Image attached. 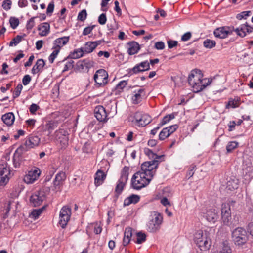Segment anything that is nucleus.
Wrapping results in <instances>:
<instances>
[{
  "label": "nucleus",
  "mask_w": 253,
  "mask_h": 253,
  "mask_svg": "<svg viewBox=\"0 0 253 253\" xmlns=\"http://www.w3.org/2000/svg\"><path fill=\"white\" fill-rule=\"evenodd\" d=\"M22 37L20 36H17L15 38L13 39L9 43V46H16L22 40Z\"/></svg>",
  "instance_id": "obj_54"
},
{
  "label": "nucleus",
  "mask_w": 253,
  "mask_h": 253,
  "mask_svg": "<svg viewBox=\"0 0 253 253\" xmlns=\"http://www.w3.org/2000/svg\"><path fill=\"white\" fill-rule=\"evenodd\" d=\"M151 219L147 224V230L150 232H154L157 231L160 225L163 221L162 215L155 211L152 212L151 214Z\"/></svg>",
  "instance_id": "obj_7"
},
{
  "label": "nucleus",
  "mask_w": 253,
  "mask_h": 253,
  "mask_svg": "<svg viewBox=\"0 0 253 253\" xmlns=\"http://www.w3.org/2000/svg\"><path fill=\"white\" fill-rule=\"evenodd\" d=\"M90 227L94 228V232L96 234H100L102 231V228L98 223L92 224Z\"/></svg>",
  "instance_id": "obj_57"
},
{
  "label": "nucleus",
  "mask_w": 253,
  "mask_h": 253,
  "mask_svg": "<svg viewBox=\"0 0 253 253\" xmlns=\"http://www.w3.org/2000/svg\"><path fill=\"white\" fill-rule=\"evenodd\" d=\"M236 34L241 37H245L247 33L249 34L253 32V27L248 24H242L235 30Z\"/></svg>",
  "instance_id": "obj_21"
},
{
  "label": "nucleus",
  "mask_w": 253,
  "mask_h": 253,
  "mask_svg": "<svg viewBox=\"0 0 253 253\" xmlns=\"http://www.w3.org/2000/svg\"><path fill=\"white\" fill-rule=\"evenodd\" d=\"M165 43L163 42H158L155 44V47L158 50H162L165 48Z\"/></svg>",
  "instance_id": "obj_63"
},
{
  "label": "nucleus",
  "mask_w": 253,
  "mask_h": 253,
  "mask_svg": "<svg viewBox=\"0 0 253 253\" xmlns=\"http://www.w3.org/2000/svg\"><path fill=\"white\" fill-rule=\"evenodd\" d=\"M145 92L144 89L139 88L135 90L131 97V100L133 104H137L141 102L143 97L145 96Z\"/></svg>",
  "instance_id": "obj_20"
},
{
  "label": "nucleus",
  "mask_w": 253,
  "mask_h": 253,
  "mask_svg": "<svg viewBox=\"0 0 253 253\" xmlns=\"http://www.w3.org/2000/svg\"><path fill=\"white\" fill-rule=\"evenodd\" d=\"M108 75L104 69L97 70L94 75V80L99 86H104L108 83Z\"/></svg>",
  "instance_id": "obj_12"
},
{
  "label": "nucleus",
  "mask_w": 253,
  "mask_h": 253,
  "mask_svg": "<svg viewBox=\"0 0 253 253\" xmlns=\"http://www.w3.org/2000/svg\"><path fill=\"white\" fill-rule=\"evenodd\" d=\"M55 138L57 141L59 147L61 149L66 148L68 145V137L67 132L63 129H60L55 131Z\"/></svg>",
  "instance_id": "obj_10"
},
{
  "label": "nucleus",
  "mask_w": 253,
  "mask_h": 253,
  "mask_svg": "<svg viewBox=\"0 0 253 253\" xmlns=\"http://www.w3.org/2000/svg\"><path fill=\"white\" fill-rule=\"evenodd\" d=\"M87 17V13L85 9L82 10L81 12H79L78 15V20H80L81 21H84Z\"/></svg>",
  "instance_id": "obj_55"
},
{
  "label": "nucleus",
  "mask_w": 253,
  "mask_h": 253,
  "mask_svg": "<svg viewBox=\"0 0 253 253\" xmlns=\"http://www.w3.org/2000/svg\"><path fill=\"white\" fill-rule=\"evenodd\" d=\"M129 168L127 167H125L123 168L121 171V174L120 179L124 181L127 182L128 180V177L129 175Z\"/></svg>",
  "instance_id": "obj_37"
},
{
  "label": "nucleus",
  "mask_w": 253,
  "mask_h": 253,
  "mask_svg": "<svg viewBox=\"0 0 253 253\" xmlns=\"http://www.w3.org/2000/svg\"><path fill=\"white\" fill-rule=\"evenodd\" d=\"M127 52L129 55H133L137 53L140 49L139 44L135 42H132L128 44Z\"/></svg>",
  "instance_id": "obj_33"
},
{
  "label": "nucleus",
  "mask_w": 253,
  "mask_h": 253,
  "mask_svg": "<svg viewBox=\"0 0 253 253\" xmlns=\"http://www.w3.org/2000/svg\"><path fill=\"white\" fill-rule=\"evenodd\" d=\"M94 27L95 25H92L85 27L83 30V35L84 36L88 35L92 32Z\"/></svg>",
  "instance_id": "obj_60"
},
{
  "label": "nucleus",
  "mask_w": 253,
  "mask_h": 253,
  "mask_svg": "<svg viewBox=\"0 0 253 253\" xmlns=\"http://www.w3.org/2000/svg\"><path fill=\"white\" fill-rule=\"evenodd\" d=\"M107 21L106 14L104 13L101 14L98 17V21L101 25H104Z\"/></svg>",
  "instance_id": "obj_59"
},
{
  "label": "nucleus",
  "mask_w": 253,
  "mask_h": 253,
  "mask_svg": "<svg viewBox=\"0 0 253 253\" xmlns=\"http://www.w3.org/2000/svg\"><path fill=\"white\" fill-rule=\"evenodd\" d=\"M106 174L102 170H98L95 173L94 178V184L95 186H98L101 185L105 180Z\"/></svg>",
  "instance_id": "obj_24"
},
{
  "label": "nucleus",
  "mask_w": 253,
  "mask_h": 253,
  "mask_svg": "<svg viewBox=\"0 0 253 253\" xmlns=\"http://www.w3.org/2000/svg\"><path fill=\"white\" fill-rule=\"evenodd\" d=\"M65 178L66 175L64 172L57 173L53 181V190L56 191L60 190Z\"/></svg>",
  "instance_id": "obj_18"
},
{
  "label": "nucleus",
  "mask_w": 253,
  "mask_h": 253,
  "mask_svg": "<svg viewBox=\"0 0 253 253\" xmlns=\"http://www.w3.org/2000/svg\"><path fill=\"white\" fill-rule=\"evenodd\" d=\"M57 126V123L55 122L50 121L48 122L45 125V129L49 131L48 135H49L51 132Z\"/></svg>",
  "instance_id": "obj_40"
},
{
  "label": "nucleus",
  "mask_w": 253,
  "mask_h": 253,
  "mask_svg": "<svg viewBox=\"0 0 253 253\" xmlns=\"http://www.w3.org/2000/svg\"><path fill=\"white\" fill-rule=\"evenodd\" d=\"M149 68V63L147 61H145L136 65L132 69H130L129 73L131 74H136L140 72L147 71Z\"/></svg>",
  "instance_id": "obj_19"
},
{
  "label": "nucleus",
  "mask_w": 253,
  "mask_h": 253,
  "mask_svg": "<svg viewBox=\"0 0 253 253\" xmlns=\"http://www.w3.org/2000/svg\"><path fill=\"white\" fill-rule=\"evenodd\" d=\"M2 120L7 126L12 125L15 120V116L13 113L9 112L2 115Z\"/></svg>",
  "instance_id": "obj_29"
},
{
  "label": "nucleus",
  "mask_w": 253,
  "mask_h": 253,
  "mask_svg": "<svg viewBox=\"0 0 253 253\" xmlns=\"http://www.w3.org/2000/svg\"><path fill=\"white\" fill-rule=\"evenodd\" d=\"M127 84V81H125V80L121 81L116 85V89L118 91L121 92L126 86V85Z\"/></svg>",
  "instance_id": "obj_49"
},
{
  "label": "nucleus",
  "mask_w": 253,
  "mask_h": 253,
  "mask_svg": "<svg viewBox=\"0 0 253 253\" xmlns=\"http://www.w3.org/2000/svg\"><path fill=\"white\" fill-rule=\"evenodd\" d=\"M45 62L42 59H38L32 69V73L35 75L42 71Z\"/></svg>",
  "instance_id": "obj_28"
},
{
  "label": "nucleus",
  "mask_w": 253,
  "mask_h": 253,
  "mask_svg": "<svg viewBox=\"0 0 253 253\" xmlns=\"http://www.w3.org/2000/svg\"><path fill=\"white\" fill-rule=\"evenodd\" d=\"M159 164V162L157 160L145 162L141 165V169L139 171L145 173L146 176L150 175L152 179Z\"/></svg>",
  "instance_id": "obj_6"
},
{
  "label": "nucleus",
  "mask_w": 253,
  "mask_h": 253,
  "mask_svg": "<svg viewBox=\"0 0 253 253\" xmlns=\"http://www.w3.org/2000/svg\"><path fill=\"white\" fill-rule=\"evenodd\" d=\"M31 81V78L29 75H25L22 79V83L24 85H27Z\"/></svg>",
  "instance_id": "obj_62"
},
{
  "label": "nucleus",
  "mask_w": 253,
  "mask_h": 253,
  "mask_svg": "<svg viewBox=\"0 0 253 253\" xmlns=\"http://www.w3.org/2000/svg\"><path fill=\"white\" fill-rule=\"evenodd\" d=\"M12 2L10 0H4L3 1L2 6L3 8L7 11L11 8Z\"/></svg>",
  "instance_id": "obj_56"
},
{
  "label": "nucleus",
  "mask_w": 253,
  "mask_h": 253,
  "mask_svg": "<svg viewBox=\"0 0 253 253\" xmlns=\"http://www.w3.org/2000/svg\"><path fill=\"white\" fill-rule=\"evenodd\" d=\"M85 54L83 48H78L70 53L69 56L73 59H78L83 57Z\"/></svg>",
  "instance_id": "obj_34"
},
{
  "label": "nucleus",
  "mask_w": 253,
  "mask_h": 253,
  "mask_svg": "<svg viewBox=\"0 0 253 253\" xmlns=\"http://www.w3.org/2000/svg\"><path fill=\"white\" fill-rule=\"evenodd\" d=\"M204 214V217L209 222L214 223L218 219V211L215 209H207Z\"/></svg>",
  "instance_id": "obj_17"
},
{
  "label": "nucleus",
  "mask_w": 253,
  "mask_h": 253,
  "mask_svg": "<svg viewBox=\"0 0 253 253\" xmlns=\"http://www.w3.org/2000/svg\"><path fill=\"white\" fill-rule=\"evenodd\" d=\"M40 139L37 136H31L25 141V145L29 148H33L39 145Z\"/></svg>",
  "instance_id": "obj_26"
},
{
  "label": "nucleus",
  "mask_w": 253,
  "mask_h": 253,
  "mask_svg": "<svg viewBox=\"0 0 253 253\" xmlns=\"http://www.w3.org/2000/svg\"><path fill=\"white\" fill-rule=\"evenodd\" d=\"M221 214H231L230 207L228 204H223L222 205Z\"/></svg>",
  "instance_id": "obj_51"
},
{
  "label": "nucleus",
  "mask_w": 253,
  "mask_h": 253,
  "mask_svg": "<svg viewBox=\"0 0 253 253\" xmlns=\"http://www.w3.org/2000/svg\"><path fill=\"white\" fill-rule=\"evenodd\" d=\"M175 114L172 113L165 116L161 122V125L168 123L170 120L175 118Z\"/></svg>",
  "instance_id": "obj_46"
},
{
  "label": "nucleus",
  "mask_w": 253,
  "mask_h": 253,
  "mask_svg": "<svg viewBox=\"0 0 253 253\" xmlns=\"http://www.w3.org/2000/svg\"><path fill=\"white\" fill-rule=\"evenodd\" d=\"M94 62L89 59L79 61L77 63L78 69L82 72H88L94 66Z\"/></svg>",
  "instance_id": "obj_16"
},
{
  "label": "nucleus",
  "mask_w": 253,
  "mask_h": 253,
  "mask_svg": "<svg viewBox=\"0 0 253 253\" xmlns=\"http://www.w3.org/2000/svg\"><path fill=\"white\" fill-rule=\"evenodd\" d=\"M211 82L209 78H203L202 72L198 69L191 71L188 77V83L192 90L195 92L202 90L209 85Z\"/></svg>",
  "instance_id": "obj_1"
},
{
  "label": "nucleus",
  "mask_w": 253,
  "mask_h": 253,
  "mask_svg": "<svg viewBox=\"0 0 253 253\" xmlns=\"http://www.w3.org/2000/svg\"><path fill=\"white\" fill-rule=\"evenodd\" d=\"M203 44L205 47L207 48H212L216 45V42L212 40L207 39L204 41Z\"/></svg>",
  "instance_id": "obj_43"
},
{
  "label": "nucleus",
  "mask_w": 253,
  "mask_h": 253,
  "mask_svg": "<svg viewBox=\"0 0 253 253\" xmlns=\"http://www.w3.org/2000/svg\"><path fill=\"white\" fill-rule=\"evenodd\" d=\"M151 176L146 175L140 171L136 172L131 178V186L133 188L140 190L147 186L151 181Z\"/></svg>",
  "instance_id": "obj_3"
},
{
  "label": "nucleus",
  "mask_w": 253,
  "mask_h": 253,
  "mask_svg": "<svg viewBox=\"0 0 253 253\" xmlns=\"http://www.w3.org/2000/svg\"><path fill=\"white\" fill-rule=\"evenodd\" d=\"M240 100L238 98L230 99L226 105V108L227 109L232 108H235L239 106L240 105Z\"/></svg>",
  "instance_id": "obj_35"
},
{
  "label": "nucleus",
  "mask_w": 253,
  "mask_h": 253,
  "mask_svg": "<svg viewBox=\"0 0 253 253\" xmlns=\"http://www.w3.org/2000/svg\"><path fill=\"white\" fill-rule=\"evenodd\" d=\"M35 17H32L29 19V20L27 22L26 24V28L28 30H31L32 29L35 25Z\"/></svg>",
  "instance_id": "obj_58"
},
{
  "label": "nucleus",
  "mask_w": 253,
  "mask_h": 253,
  "mask_svg": "<svg viewBox=\"0 0 253 253\" xmlns=\"http://www.w3.org/2000/svg\"><path fill=\"white\" fill-rule=\"evenodd\" d=\"M221 219L223 224L225 225H228L231 219V214H221Z\"/></svg>",
  "instance_id": "obj_48"
},
{
  "label": "nucleus",
  "mask_w": 253,
  "mask_h": 253,
  "mask_svg": "<svg viewBox=\"0 0 253 253\" xmlns=\"http://www.w3.org/2000/svg\"><path fill=\"white\" fill-rule=\"evenodd\" d=\"M40 109V107L38 105L36 104L33 103L30 105L29 107V111L30 113L32 114H34L35 112Z\"/></svg>",
  "instance_id": "obj_61"
},
{
  "label": "nucleus",
  "mask_w": 253,
  "mask_h": 253,
  "mask_svg": "<svg viewBox=\"0 0 253 253\" xmlns=\"http://www.w3.org/2000/svg\"><path fill=\"white\" fill-rule=\"evenodd\" d=\"M194 241L202 251L209 250L211 245L210 234L206 230L197 231L194 234Z\"/></svg>",
  "instance_id": "obj_2"
},
{
  "label": "nucleus",
  "mask_w": 253,
  "mask_h": 253,
  "mask_svg": "<svg viewBox=\"0 0 253 253\" xmlns=\"http://www.w3.org/2000/svg\"><path fill=\"white\" fill-rule=\"evenodd\" d=\"M10 171L9 168L6 165H2L0 166V185H5L9 180Z\"/></svg>",
  "instance_id": "obj_13"
},
{
  "label": "nucleus",
  "mask_w": 253,
  "mask_h": 253,
  "mask_svg": "<svg viewBox=\"0 0 253 253\" xmlns=\"http://www.w3.org/2000/svg\"><path fill=\"white\" fill-rule=\"evenodd\" d=\"M230 33L228 27H220L217 28L214 32V34L216 37L224 39L227 37Z\"/></svg>",
  "instance_id": "obj_25"
},
{
  "label": "nucleus",
  "mask_w": 253,
  "mask_h": 253,
  "mask_svg": "<svg viewBox=\"0 0 253 253\" xmlns=\"http://www.w3.org/2000/svg\"><path fill=\"white\" fill-rule=\"evenodd\" d=\"M38 30L40 36H45L49 33L50 25L46 22L42 23L39 25Z\"/></svg>",
  "instance_id": "obj_27"
},
{
  "label": "nucleus",
  "mask_w": 253,
  "mask_h": 253,
  "mask_svg": "<svg viewBox=\"0 0 253 253\" xmlns=\"http://www.w3.org/2000/svg\"><path fill=\"white\" fill-rule=\"evenodd\" d=\"M53 51L48 57L49 61L50 63H53L55 59L56 58L57 55L60 52V50L52 48Z\"/></svg>",
  "instance_id": "obj_45"
},
{
  "label": "nucleus",
  "mask_w": 253,
  "mask_h": 253,
  "mask_svg": "<svg viewBox=\"0 0 253 253\" xmlns=\"http://www.w3.org/2000/svg\"><path fill=\"white\" fill-rule=\"evenodd\" d=\"M22 88H23V86L21 84H19L16 86V87L15 88V89L13 92V97L14 98H16L20 95V94L21 92V91L22 90Z\"/></svg>",
  "instance_id": "obj_53"
},
{
  "label": "nucleus",
  "mask_w": 253,
  "mask_h": 253,
  "mask_svg": "<svg viewBox=\"0 0 253 253\" xmlns=\"http://www.w3.org/2000/svg\"><path fill=\"white\" fill-rule=\"evenodd\" d=\"M9 23L12 29H15L19 24V19L15 17H11Z\"/></svg>",
  "instance_id": "obj_47"
},
{
  "label": "nucleus",
  "mask_w": 253,
  "mask_h": 253,
  "mask_svg": "<svg viewBox=\"0 0 253 253\" xmlns=\"http://www.w3.org/2000/svg\"><path fill=\"white\" fill-rule=\"evenodd\" d=\"M145 154L149 156L150 158L154 159V160H157L161 158L162 156H158L154 154L150 149L146 148L144 150Z\"/></svg>",
  "instance_id": "obj_44"
},
{
  "label": "nucleus",
  "mask_w": 253,
  "mask_h": 253,
  "mask_svg": "<svg viewBox=\"0 0 253 253\" xmlns=\"http://www.w3.org/2000/svg\"><path fill=\"white\" fill-rule=\"evenodd\" d=\"M126 183V181H124L119 179L115 188V191L117 193L120 194L124 189V187L125 186Z\"/></svg>",
  "instance_id": "obj_41"
},
{
  "label": "nucleus",
  "mask_w": 253,
  "mask_h": 253,
  "mask_svg": "<svg viewBox=\"0 0 253 253\" xmlns=\"http://www.w3.org/2000/svg\"><path fill=\"white\" fill-rule=\"evenodd\" d=\"M49 190L47 188H42L38 191L35 192L30 197V202L34 206H38L42 204L47 196L48 195Z\"/></svg>",
  "instance_id": "obj_5"
},
{
  "label": "nucleus",
  "mask_w": 253,
  "mask_h": 253,
  "mask_svg": "<svg viewBox=\"0 0 253 253\" xmlns=\"http://www.w3.org/2000/svg\"><path fill=\"white\" fill-rule=\"evenodd\" d=\"M231 237L234 244L242 247L248 241L249 235L247 231L242 227H237L232 231Z\"/></svg>",
  "instance_id": "obj_4"
},
{
  "label": "nucleus",
  "mask_w": 253,
  "mask_h": 253,
  "mask_svg": "<svg viewBox=\"0 0 253 253\" xmlns=\"http://www.w3.org/2000/svg\"><path fill=\"white\" fill-rule=\"evenodd\" d=\"M252 15L251 11H243L236 15V18L238 20H242L243 19H246L248 17Z\"/></svg>",
  "instance_id": "obj_42"
},
{
  "label": "nucleus",
  "mask_w": 253,
  "mask_h": 253,
  "mask_svg": "<svg viewBox=\"0 0 253 253\" xmlns=\"http://www.w3.org/2000/svg\"><path fill=\"white\" fill-rule=\"evenodd\" d=\"M43 210V208L39 209L33 210L30 214V217L33 219L34 220L38 219L42 213Z\"/></svg>",
  "instance_id": "obj_36"
},
{
  "label": "nucleus",
  "mask_w": 253,
  "mask_h": 253,
  "mask_svg": "<svg viewBox=\"0 0 253 253\" xmlns=\"http://www.w3.org/2000/svg\"><path fill=\"white\" fill-rule=\"evenodd\" d=\"M100 43V41L87 42L85 43L83 49L85 54L90 53L92 52Z\"/></svg>",
  "instance_id": "obj_22"
},
{
  "label": "nucleus",
  "mask_w": 253,
  "mask_h": 253,
  "mask_svg": "<svg viewBox=\"0 0 253 253\" xmlns=\"http://www.w3.org/2000/svg\"><path fill=\"white\" fill-rule=\"evenodd\" d=\"M214 253H232V251L229 246L223 244L221 248L216 250Z\"/></svg>",
  "instance_id": "obj_39"
},
{
  "label": "nucleus",
  "mask_w": 253,
  "mask_h": 253,
  "mask_svg": "<svg viewBox=\"0 0 253 253\" xmlns=\"http://www.w3.org/2000/svg\"><path fill=\"white\" fill-rule=\"evenodd\" d=\"M41 171L37 167L32 168L23 177V181L27 184H32L37 180L40 177Z\"/></svg>",
  "instance_id": "obj_11"
},
{
  "label": "nucleus",
  "mask_w": 253,
  "mask_h": 253,
  "mask_svg": "<svg viewBox=\"0 0 253 253\" xmlns=\"http://www.w3.org/2000/svg\"><path fill=\"white\" fill-rule=\"evenodd\" d=\"M239 186V180L234 177L230 178L227 182V189L230 191L237 189Z\"/></svg>",
  "instance_id": "obj_32"
},
{
  "label": "nucleus",
  "mask_w": 253,
  "mask_h": 253,
  "mask_svg": "<svg viewBox=\"0 0 253 253\" xmlns=\"http://www.w3.org/2000/svg\"><path fill=\"white\" fill-rule=\"evenodd\" d=\"M191 37V33L189 32L185 33L181 37V40L183 41H187Z\"/></svg>",
  "instance_id": "obj_64"
},
{
  "label": "nucleus",
  "mask_w": 253,
  "mask_h": 253,
  "mask_svg": "<svg viewBox=\"0 0 253 253\" xmlns=\"http://www.w3.org/2000/svg\"><path fill=\"white\" fill-rule=\"evenodd\" d=\"M69 37L65 36L58 38L53 42V48H55L60 50L61 48L69 42Z\"/></svg>",
  "instance_id": "obj_23"
},
{
  "label": "nucleus",
  "mask_w": 253,
  "mask_h": 253,
  "mask_svg": "<svg viewBox=\"0 0 253 253\" xmlns=\"http://www.w3.org/2000/svg\"><path fill=\"white\" fill-rule=\"evenodd\" d=\"M131 236L132 229L130 227L126 228L124 232V237L123 241L124 246H126L129 243Z\"/></svg>",
  "instance_id": "obj_30"
},
{
  "label": "nucleus",
  "mask_w": 253,
  "mask_h": 253,
  "mask_svg": "<svg viewBox=\"0 0 253 253\" xmlns=\"http://www.w3.org/2000/svg\"><path fill=\"white\" fill-rule=\"evenodd\" d=\"M94 113L95 117L99 122H106L108 119L107 112L102 106H96Z\"/></svg>",
  "instance_id": "obj_14"
},
{
  "label": "nucleus",
  "mask_w": 253,
  "mask_h": 253,
  "mask_svg": "<svg viewBox=\"0 0 253 253\" xmlns=\"http://www.w3.org/2000/svg\"><path fill=\"white\" fill-rule=\"evenodd\" d=\"M134 123L139 126H144L152 121L151 117L147 114L142 112H136L133 116Z\"/></svg>",
  "instance_id": "obj_9"
},
{
  "label": "nucleus",
  "mask_w": 253,
  "mask_h": 253,
  "mask_svg": "<svg viewBox=\"0 0 253 253\" xmlns=\"http://www.w3.org/2000/svg\"><path fill=\"white\" fill-rule=\"evenodd\" d=\"M238 146V143L235 141H232L228 143L226 146V150L228 152L232 151Z\"/></svg>",
  "instance_id": "obj_52"
},
{
  "label": "nucleus",
  "mask_w": 253,
  "mask_h": 253,
  "mask_svg": "<svg viewBox=\"0 0 253 253\" xmlns=\"http://www.w3.org/2000/svg\"><path fill=\"white\" fill-rule=\"evenodd\" d=\"M178 127V125H174L163 128L159 133V140H165L172 133L175 132Z\"/></svg>",
  "instance_id": "obj_15"
},
{
  "label": "nucleus",
  "mask_w": 253,
  "mask_h": 253,
  "mask_svg": "<svg viewBox=\"0 0 253 253\" xmlns=\"http://www.w3.org/2000/svg\"><path fill=\"white\" fill-rule=\"evenodd\" d=\"M139 200L140 197L138 195L132 194L125 199L124 204L125 206H129L131 204L137 203Z\"/></svg>",
  "instance_id": "obj_31"
},
{
  "label": "nucleus",
  "mask_w": 253,
  "mask_h": 253,
  "mask_svg": "<svg viewBox=\"0 0 253 253\" xmlns=\"http://www.w3.org/2000/svg\"><path fill=\"white\" fill-rule=\"evenodd\" d=\"M21 149L18 148L14 154L13 163L15 167H18L20 166V155Z\"/></svg>",
  "instance_id": "obj_38"
},
{
  "label": "nucleus",
  "mask_w": 253,
  "mask_h": 253,
  "mask_svg": "<svg viewBox=\"0 0 253 253\" xmlns=\"http://www.w3.org/2000/svg\"><path fill=\"white\" fill-rule=\"evenodd\" d=\"M137 240L136 243L137 244H141L146 240V235L142 232H138L136 234Z\"/></svg>",
  "instance_id": "obj_50"
},
{
  "label": "nucleus",
  "mask_w": 253,
  "mask_h": 253,
  "mask_svg": "<svg viewBox=\"0 0 253 253\" xmlns=\"http://www.w3.org/2000/svg\"><path fill=\"white\" fill-rule=\"evenodd\" d=\"M71 216V208L69 206H63L60 210L59 213V225L64 228L70 220Z\"/></svg>",
  "instance_id": "obj_8"
}]
</instances>
